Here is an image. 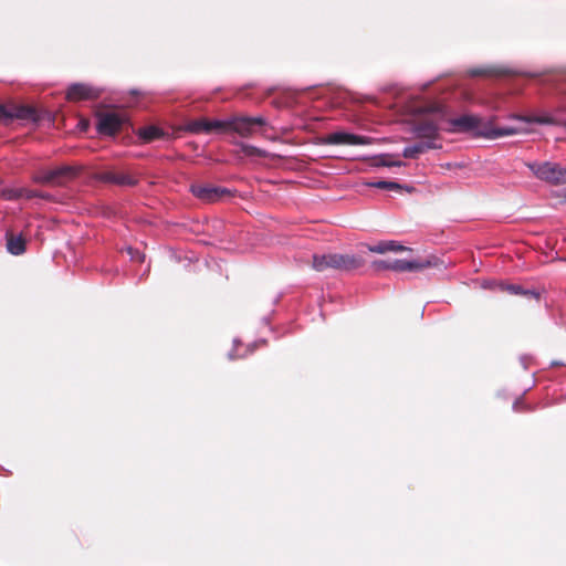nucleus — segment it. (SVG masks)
I'll list each match as a JSON object with an SVG mask.
<instances>
[{
  "instance_id": "obj_24",
  "label": "nucleus",
  "mask_w": 566,
  "mask_h": 566,
  "mask_svg": "<svg viewBox=\"0 0 566 566\" xmlns=\"http://www.w3.org/2000/svg\"><path fill=\"white\" fill-rule=\"evenodd\" d=\"M370 186L379 188V189H386V190H398L401 188V186L397 182L385 181V180L374 182Z\"/></svg>"
},
{
  "instance_id": "obj_6",
  "label": "nucleus",
  "mask_w": 566,
  "mask_h": 566,
  "mask_svg": "<svg viewBox=\"0 0 566 566\" xmlns=\"http://www.w3.org/2000/svg\"><path fill=\"white\" fill-rule=\"evenodd\" d=\"M184 129L191 134H224V124L221 119L199 117L186 122Z\"/></svg>"
},
{
  "instance_id": "obj_1",
  "label": "nucleus",
  "mask_w": 566,
  "mask_h": 566,
  "mask_svg": "<svg viewBox=\"0 0 566 566\" xmlns=\"http://www.w3.org/2000/svg\"><path fill=\"white\" fill-rule=\"evenodd\" d=\"M450 133H471L475 137L496 139L503 136H512L517 133L514 127H494L493 118L484 120L482 117L464 114L449 120Z\"/></svg>"
},
{
  "instance_id": "obj_7",
  "label": "nucleus",
  "mask_w": 566,
  "mask_h": 566,
  "mask_svg": "<svg viewBox=\"0 0 566 566\" xmlns=\"http://www.w3.org/2000/svg\"><path fill=\"white\" fill-rule=\"evenodd\" d=\"M190 191L196 198L208 203L217 202L230 193L227 188L202 184L191 185Z\"/></svg>"
},
{
  "instance_id": "obj_12",
  "label": "nucleus",
  "mask_w": 566,
  "mask_h": 566,
  "mask_svg": "<svg viewBox=\"0 0 566 566\" xmlns=\"http://www.w3.org/2000/svg\"><path fill=\"white\" fill-rule=\"evenodd\" d=\"M468 74L472 77L483 76V77H511L515 76L517 73L514 70H511L505 66L499 65H489L481 67H473L468 71Z\"/></svg>"
},
{
  "instance_id": "obj_27",
  "label": "nucleus",
  "mask_w": 566,
  "mask_h": 566,
  "mask_svg": "<svg viewBox=\"0 0 566 566\" xmlns=\"http://www.w3.org/2000/svg\"><path fill=\"white\" fill-rule=\"evenodd\" d=\"M390 262L391 261H384V260H379V261H375L373 263V266L376 269V270H390Z\"/></svg>"
},
{
  "instance_id": "obj_28",
  "label": "nucleus",
  "mask_w": 566,
  "mask_h": 566,
  "mask_svg": "<svg viewBox=\"0 0 566 566\" xmlns=\"http://www.w3.org/2000/svg\"><path fill=\"white\" fill-rule=\"evenodd\" d=\"M513 409L516 412H521V411H524V410H530L526 406H524L522 399H516L515 400V402L513 403Z\"/></svg>"
},
{
  "instance_id": "obj_3",
  "label": "nucleus",
  "mask_w": 566,
  "mask_h": 566,
  "mask_svg": "<svg viewBox=\"0 0 566 566\" xmlns=\"http://www.w3.org/2000/svg\"><path fill=\"white\" fill-rule=\"evenodd\" d=\"M527 167L541 180L551 185L566 184V168L559 164L545 161L542 164H528Z\"/></svg>"
},
{
  "instance_id": "obj_23",
  "label": "nucleus",
  "mask_w": 566,
  "mask_h": 566,
  "mask_svg": "<svg viewBox=\"0 0 566 566\" xmlns=\"http://www.w3.org/2000/svg\"><path fill=\"white\" fill-rule=\"evenodd\" d=\"M240 148H241V151L245 155V156H256V157H264L265 156V151L255 147V146H252V145H247V144H243V143H240L239 144Z\"/></svg>"
},
{
  "instance_id": "obj_25",
  "label": "nucleus",
  "mask_w": 566,
  "mask_h": 566,
  "mask_svg": "<svg viewBox=\"0 0 566 566\" xmlns=\"http://www.w3.org/2000/svg\"><path fill=\"white\" fill-rule=\"evenodd\" d=\"M368 250L375 253L388 252L387 241H381L376 245H368Z\"/></svg>"
},
{
  "instance_id": "obj_20",
  "label": "nucleus",
  "mask_w": 566,
  "mask_h": 566,
  "mask_svg": "<svg viewBox=\"0 0 566 566\" xmlns=\"http://www.w3.org/2000/svg\"><path fill=\"white\" fill-rule=\"evenodd\" d=\"M336 253L314 254L312 266L315 271L323 272L328 269L336 270Z\"/></svg>"
},
{
  "instance_id": "obj_8",
  "label": "nucleus",
  "mask_w": 566,
  "mask_h": 566,
  "mask_svg": "<svg viewBox=\"0 0 566 566\" xmlns=\"http://www.w3.org/2000/svg\"><path fill=\"white\" fill-rule=\"evenodd\" d=\"M411 132L417 138L422 140H433L434 143L440 136L437 122L427 117L415 120L411 126Z\"/></svg>"
},
{
  "instance_id": "obj_17",
  "label": "nucleus",
  "mask_w": 566,
  "mask_h": 566,
  "mask_svg": "<svg viewBox=\"0 0 566 566\" xmlns=\"http://www.w3.org/2000/svg\"><path fill=\"white\" fill-rule=\"evenodd\" d=\"M497 287L501 292H506L512 295H521L526 298L539 300V293L535 290H525L518 284H509L505 282L497 283Z\"/></svg>"
},
{
  "instance_id": "obj_10",
  "label": "nucleus",
  "mask_w": 566,
  "mask_h": 566,
  "mask_svg": "<svg viewBox=\"0 0 566 566\" xmlns=\"http://www.w3.org/2000/svg\"><path fill=\"white\" fill-rule=\"evenodd\" d=\"M101 91L88 84H72L66 91V98L71 102L92 101L99 97Z\"/></svg>"
},
{
  "instance_id": "obj_16",
  "label": "nucleus",
  "mask_w": 566,
  "mask_h": 566,
  "mask_svg": "<svg viewBox=\"0 0 566 566\" xmlns=\"http://www.w3.org/2000/svg\"><path fill=\"white\" fill-rule=\"evenodd\" d=\"M441 145H438L433 140H421L412 146L406 147L402 151L405 158H417L420 154L426 153L429 149H439Z\"/></svg>"
},
{
  "instance_id": "obj_19",
  "label": "nucleus",
  "mask_w": 566,
  "mask_h": 566,
  "mask_svg": "<svg viewBox=\"0 0 566 566\" xmlns=\"http://www.w3.org/2000/svg\"><path fill=\"white\" fill-rule=\"evenodd\" d=\"M7 250L13 255H21L25 252L27 241L22 234L15 235L11 231L6 233Z\"/></svg>"
},
{
  "instance_id": "obj_18",
  "label": "nucleus",
  "mask_w": 566,
  "mask_h": 566,
  "mask_svg": "<svg viewBox=\"0 0 566 566\" xmlns=\"http://www.w3.org/2000/svg\"><path fill=\"white\" fill-rule=\"evenodd\" d=\"M4 197L9 200H15L19 198H41V199H50L49 193H44L38 190L28 189V188H19V189H10L4 192Z\"/></svg>"
},
{
  "instance_id": "obj_21",
  "label": "nucleus",
  "mask_w": 566,
  "mask_h": 566,
  "mask_svg": "<svg viewBox=\"0 0 566 566\" xmlns=\"http://www.w3.org/2000/svg\"><path fill=\"white\" fill-rule=\"evenodd\" d=\"M138 135L144 142L150 143L153 140L161 138L164 136V132L156 126H147L140 128Z\"/></svg>"
},
{
  "instance_id": "obj_22",
  "label": "nucleus",
  "mask_w": 566,
  "mask_h": 566,
  "mask_svg": "<svg viewBox=\"0 0 566 566\" xmlns=\"http://www.w3.org/2000/svg\"><path fill=\"white\" fill-rule=\"evenodd\" d=\"M32 180L39 185L54 187L53 169L39 170L36 174L33 175Z\"/></svg>"
},
{
  "instance_id": "obj_26",
  "label": "nucleus",
  "mask_w": 566,
  "mask_h": 566,
  "mask_svg": "<svg viewBox=\"0 0 566 566\" xmlns=\"http://www.w3.org/2000/svg\"><path fill=\"white\" fill-rule=\"evenodd\" d=\"M387 247H388V251H394V252L408 250L406 247L399 244L396 241H387Z\"/></svg>"
},
{
  "instance_id": "obj_4",
  "label": "nucleus",
  "mask_w": 566,
  "mask_h": 566,
  "mask_svg": "<svg viewBox=\"0 0 566 566\" xmlns=\"http://www.w3.org/2000/svg\"><path fill=\"white\" fill-rule=\"evenodd\" d=\"M13 119L38 120L36 111L28 105L0 104V124L8 125Z\"/></svg>"
},
{
  "instance_id": "obj_2",
  "label": "nucleus",
  "mask_w": 566,
  "mask_h": 566,
  "mask_svg": "<svg viewBox=\"0 0 566 566\" xmlns=\"http://www.w3.org/2000/svg\"><path fill=\"white\" fill-rule=\"evenodd\" d=\"M224 124V134L226 133H237L241 137H251L258 132V127H264L268 125V122L264 117H249V116H232L227 119H223Z\"/></svg>"
},
{
  "instance_id": "obj_14",
  "label": "nucleus",
  "mask_w": 566,
  "mask_h": 566,
  "mask_svg": "<svg viewBox=\"0 0 566 566\" xmlns=\"http://www.w3.org/2000/svg\"><path fill=\"white\" fill-rule=\"evenodd\" d=\"M433 263L430 260H394L390 262V270L396 272H413L421 271L423 269L432 266Z\"/></svg>"
},
{
  "instance_id": "obj_29",
  "label": "nucleus",
  "mask_w": 566,
  "mask_h": 566,
  "mask_svg": "<svg viewBox=\"0 0 566 566\" xmlns=\"http://www.w3.org/2000/svg\"><path fill=\"white\" fill-rule=\"evenodd\" d=\"M387 166H400L401 163H390V164H386Z\"/></svg>"
},
{
  "instance_id": "obj_9",
  "label": "nucleus",
  "mask_w": 566,
  "mask_h": 566,
  "mask_svg": "<svg viewBox=\"0 0 566 566\" xmlns=\"http://www.w3.org/2000/svg\"><path fill=\"white\" fill-rule=\"evenodd\" d=\"M98 181L112 184L122 187H134L138 184V179L133 175L124 171L105 170L96 175Z\"/></svg>"
},
{
  "instance_id": "obj_15",
  "label": "nucleus",
  "mask_w": 566,
  "mask_h": 566,
  "mask_svg": "<svg viewBox=\"0 0 566 566\" xmlns=\"http://www.w3.org/2000/svg\"><path fill=\"white\" fill-rule=\"evenodd\" d=\"M336 270L338 271H353L365 264V260L361 256L354 254L336 253Z\"/></svg>"
},
{
  "instance_id": "obj_13",
  "label": "nucleus",
  "mask_w": 566,
  "mask_h": 566,
  "mask_svg": "<svg viewBox=\"0 0 566 566\" xmlns=\"http://www.w3.org/2000/svg\"><path fill=\"white\" fill-rule=\"evenodd\" d=\"M81 172V167L78 166H60L53 168L54 176V187L65 186L67 182L75 179Z\"/></svg>"
},
{
  "instance_id": "obj_11",
  "label": "nucleus",
  "mask_w": 566,
  "mask_h": 566,
  "mask_svg": "<svg viewBox=\"0 0 566 566\" xmlns=\"http://www.w3.org/2000/svg\"><path fill=\"white\" fill-rule=\"evenodd\" d=\"M325 143L329 145H368L370 144V138L344 132H336L328 134L325 137Z\"/></svg>"
},
{
  "instance_id": "obj_5",
  "label": "nucleus",
  "mask_w": 566,
  "mask_h": 566,
  "mask_svg": "<svg viewBox=\"0 0 566 566\" xmlns=\"http://www.w3.org/2000/svg\"><path fill=\"white\" fill-rule=\"evenodd\" d=\"M126 118L117 112L97 114V130L102 135L114 136L120 132Z\"/></svg>"
}]
</instances>
